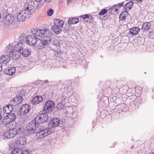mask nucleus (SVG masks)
Masks as SVG:
<instances>
[{
    "instance_id": "bf43d9fd",
    "label": "nucleus",
    "mask_w": 154,
    "mask_h": 154,
    "mask_svg": "<svg viewBox=\"0 0 154 154\" xmlns=\"http://www.w3.org/2000/svg\"><path fill=\"white\" fill-rule=\"evenodd\" d=\"M125 109L126 111H128L129 110V108L128 106H127L125 108Z\"/></svg>"
},
{
    "instance_id": "4c0bfd02",
    "label": "nucleus",
    "mask_w": 154,
    "mask_h": 154,
    "mask_svg": "<svg viewBox=\"0 0 154 154\" xmlns=\"http://www.w3.org/2000/svg\"><path fill=\"white\" fill-rule=\"evenodd\" d=\"M9 132V130L6 131L4 133L5 136L8 138H12L11 137H10V133H8Z\"/></svg>"
},
{
    "instance_id": "e433bc0d",
    "label": "nucleus",
    "mask_w": 154,
    "mask_h": 154,
    "mask_svg": "<svg viewBox=\"0 0 154 154\" xmlns=\"http://www.w3.org/2000/svg\"><path fill=\"white\" fill-rule=\"evenodd\" d=\"M53 10L52 9L50 8L47 11V15L49 16H51L53 14Z\"/></svg>"
},
{
    "instance_id": "4be33fe9",
    "label": "nucleus",
    "mask_w": 154,
    "mask_h": 154,
    "mask_svg": "<svg viewBox=\"0 0 154 154\" xmlns=\"http://www.w3.org/2000/svg\"><path fill=\"white\" fill-rule=\"evenodd\" d=\"M34 3L33 1H30L27 4V6L26 8V11H29L33 9L34 7Z\"/></svg>"
},
{
    "instance_id": "338daca9",
    "label": "nucleus",
    "mask_w": 154,
    "mask_h": 154,
    "mask_svg": "<svg viewBox=\"0 0 154 154\" xmlns=\"http://www.w3.org/2000/svg\"><path fill=\"white\" fill-rule=\"evenodd\" d=\"M121 111H125V110L124 109H123L122 110V109H121Z\"/></svg>"
},
{
    "instance_id": "4d7b16f0",
    "label": "nucleus",
    "mask_w": 154,
    "mask_h": 154,
    "mask_svg": "<svg viewBox=\"0 0 154 154\" xmlns=\"http://www.w3.org/2000/svg\"><path fill=\"white\" fill-rule=\"evenodd\" d=\"M143 0H137V2L140 3H141L142 2Z\"/></svg>"
},
{
    "instance_id": "ddd939ff",
    "label": "nucleus",
    "mask_w": 154,
    "mask_h": 154,
    "mask_svg": "<svg viewBox=\"0 0 154 154\" xmlns=\"http://www.w3.org/2000/svg\"><path fill=\"white\" fill-rule=\"evenodd\" d=\"M16 143L20 146H23L26 143V139L24 136L19 137L17 138Z\"/></svg>"
},
{
    "instance_id": "a211bd4d",
    "label": "nucleus",
    "mask_w": 154,
    "mask_h": 154,
    "mask_svg": "<svg viewBox=\"0 0 154 154\" xmlns=\"http://www.w3.org/2000/svg\"><path fill=\"white\" fill-rule=\"evenodd\" d=\"M62 27L54 25L51 27V30H52L56 34H59L62 31V30L60 28Z\"/></svg>"
},
{
    "instance_id": "2eb2a0df",
    "label": "nucleus",
    "mask_w": 154,
    "mask_h": 154,
    "mask_svg": "<svg viewBox=\"0 0 154 154\" xmlns=\"http://www.w3.org/2000/svg\"><path fill=\"white\" fill-rule=\"evenodd\" d=\"M43 99V97L42 96L37 95L32 99V103L34 105L39 103L42 101Z\"/></svg>"
},
{
    "instance_id": "0eeeda50",
    "label": "nucleus",
    "mask_w": 154,
    "mask_h": 154,
    "mask_svg": "<svg viewBox=\"0 0 154 154\" xmlns=\"http://www.w3.org/2000/svg\"><path fill=\"white\" fill-rule=\"evenodd\" d=\"M21 128L20 125H17L15 128H13L12 129L9 130V132L8 133H10V137L12 138L14 137L17 134H20L22 131H21Z\"/></svg>"
},
{
    "instance_id": "7ed1b4c3",
    "label": "nucleus",
    "mask_w": 154,
    "mask_h": 154,
    "mask_svg": "<svg viewBox=\"0 0 154 154\" xmlns=\"http://www.w3.org/2000/svg\"><path fill=\"white\" fill-rule=\"evenodd\" d=\"M23 44L22 43H19L15 45V47H19L18 50L19 51L20 54L24 57H27L30 55L31 50L26 48H25L23 47Z\"/></svg>"
},
{
    "instance_id": "473e14b6",
    "label": "nucleus",
    "mask_w": 154,
    "mask_h": 154,
    "mask_svg": "<svg viewBox=\"0 0 154 154\" xmlns=\"http://www.w3.org/2000/svg\"><path fill=\"white\" fill-rule=\"evenodd\" d=\"M108 11L106 9H103L99 13V14L100 16H102L106 14L107 12Z\"/></svg>"
},
{
    "instance_id": "e2e57ef3",
    "label": "nucleus",
    "mask_w": 154,
    "mask_h": 154,
    "mask_svg": "<svg viewBox=\"0 0 154 154\" xmlns=\"http://www.w3.org/2000/svg\"><path fill=\"white\" fill-rule=\"evenodd\" d=\"M21 149H20V151H19L20 154H21Z\"/></svg>"
},
{
    "instance_id": "f8f14e48",
    "label": "nucleus",
    "mask_w": 154,
    "mask_h": 154,
    "mask_svg": "<svg viewBox=\"0 0 154 154\" xmlns=\"http://www.w3.org/2000/svg\"><path fill=\"white\" fill-rule=\"evenodd\" d=\"M25 11V10H22L17 15V19L18 21L21 22L25 20L26 16Z\"/></svg>"
},
{
    "instance_id": "680f3d73",
    "label": "nucleus",
    "mask_w": 154,
    "mask_h": 154,
    "mask_svg": "<svg viewBox=\"0 0 154 154\" xmlns=\"http://www.w3.org/2000/svg\"><path fill=\"white\" fill-rule=\"evenodd\" d=\"M34 0L37 2H39L40 1H41L42 0Z\"/></svg>"
},
{
    "instance_id": "864d4df0",
    "label": "nucleus",
    "mask_w": 154,
    "mask_h": 154,
    "mask_svg": "<svg viewBox=\"0 0 154 154\" xmlns=\"http://www.w3.org/2000/svg\"><path fill=\"white\" fill-rule=\"evenodd\" d=\"M72 0H66L67 3L69 4L70 3H71Z\"/></svg>"
},
{
    "instance_id": "49530a36",
    "label": "nucleus",
    "mask_w": 154,
    "mask_h": 154,
    "mask_svg": "<svg viewBox=\"0 0 154 154\" xmlns=\"http://www.w3.org/2000/svg\"><path fill=\"white\" fill-rule=\"evenodd\" d=\"M42 6V4L41 3H39L37 5L36 8L37 9H40Z\"/></svg>"
},
{
    "instance_id": "a19ab883",
    "label": "nucleus",
    "mask_w": 154,
    "mask_h": 154,
    "mask_svg": "<svg viewBox=\"0 0 154 154\" xmlns=\"http://www.w3.org/2000/svg\"><path fill=\"white\" fill-rule=\"evenodd\" d=\"M124 2L119 3L117 5V8L119 9H119L120 8L123 7L124 6Z\"/></svg>"
},
{
    "instance_id": "774afa93",
    "label": "nucleus",
    "mask_w": 154,
    "mask_h": 154,
    "mask_svg": "<svg viewBox=\"0 0 154 154\" xmlns=\"http://www.w3.org/2000/svg\"><path fill=\"white\" fill-rule=\"evenodd\" d=\"M136 99H135V100H134V101H135V102H136Z\"/></svg>"
},
{
    "instance_id": "20e7f679",
    "label": "nucleus",
    "mask_w": 154,
    "mask_h": 154,
    "mask_svg": "<svg viewBox=\"0 0 154 154\" xmlns=\"http://www.w3.org/2000/svg\"><path fill=\"white\" fill-rule=\"evenodd\" d=\"M38 38L34 35H29L26 38V43L28 45L33 46L38 43Z\"/></svg>"
},
{
    "instance_id": "c03bdc74",
    "label": "nucleus",
    "mask_w": 154,
    "mask_h": 154,
    "mask_svg": "<svg viewBox=\"0 0 154 154\" xmlns=\"http://www.w3.org/2000/svg\"><path fill=\"white\" fill-rule=\"evenodd\" d=\"M28 108H26V111L25 112H24V114H26L30 111V110L31 109V106H27Z\"/></svg>"
},
{
    "instance_id": "423d86ee",
    "label": "nucleus",
    "mask_w": 154,
    "mask_h": 154,
    "mask_svg": "<svg viewBox=\"0 0 154 154\" xmlns=\"http://www.w3.org/2000/svg\"><path fill=\"white\" fill-rule=\"evenodd\" d=\"M48 119L47 113H42L37 116L35 119L39 124L40 123H43L47 122Z\"/></svg>"
},
{
    "instance_id": "a878e982",
    "label": "nucleus",
    "mask_w": 154,
    "mask_h": 154,
    "mask_svg": "<svg viewBox=\"0 0 154 154\" xmlns=\"http://www.w3.org/2000/svg\"><path fill=\"white\" fill-rule=\"evenodd\" d=\"M10 121V120L9 117H8V116L6 115L3 119L2 123L5 125H9L11 122Z\"/></svg>"
},
{
    "instance_id": "ea45409f",
    "label": "nucleus",
    "mask_w": 154,
    "mask_h": 154,
    "mask_svg": "<svg viewBox=\"0 0 154 154\" xmlns=\"http://www.w3.org/2000/svg\"><path fill=\"white\" fill-rule=\"evenodd\" d=\"M30 151L28 149H27L22 152V154H29Z\"/></svg>"
},
{
    "instance_id": "bb28decb",
    "label": "nucleus",
    "mask_w": 154,
    "mask_h": 154,
    "mask_svg": "<svg viewBox=\"0 0 154 154\" xmlns=\"http://www.w3.org/2000/svg\"><path fill=\"white\" fill-rule=\"evenodd\" d=\"M109 12L111 14H113L115 12H117L119 10L117 7V5H115L110 7L109 9Z\"/></svg>"
},
{
    "instance_id": "7c9ffc66",
    "label": "nucleus",
    "mask_w": 154,
    "mask_h": 154,
    "mask_svg": "<svg viewBox=\"0 0 154 154\" xmlns=\"http://www.w3.org/2000/svg\"><path fill=\"white\" fill-rule=\"evenodd\" d=\"M51 44L56 46H58L60 44V42L58 40L56 39H54L51 42Z\"/></svg>"
},
{
    "instance_id": "3c124183",
    "label": "nucleus",
    "mask_w": 154,
    "mask_h": 154,
    "mask_svg": "<svg viewBox=\"0 0 154 154\" xmlns=\"http://www.w3.org/2000/svg\"><path fill=\"white\" fill-rule=\"evenodd\" d=\"M84 22L86 23H89V20H88V19H84Z\"/></svg>"
},
{
    "instance_id": "052dcab7",
    "label": "nucleus",
    "mask_w": 154,
    "mask_h": 154,
    "mask_svg": "<svg viewBox=\"0 0 154 154\" xmlns=\"http://www.w3.org/2000/svg\"><path fill=\"white\" fill-rule=\"evenodd\" d=\"M30 106L29 105L27 104H26V103H25V104H23L22 106Z\"/></svg>"
},
{
    "instance_id": "9b49d317",
    "label": "nucleus",
    "mask_w": 154,
    "mask_h": 154,
    "mask_svg": "<svg viewBox=\"0 0 154 154\" xmlns=\"http://www.w3.org/2000/svg\"><path fill=\"white\" fill-rule=\"evenodd\" d=\"M49 30L48 29H40L38 28L37 36L41 37H44L45 35L49 36Z\"/></svg>"
},
{
    "instance_id": "4468645a",
    "label": "nucleus",
    "mask_w": 154,
    "mask_h": 154,
    "mask_svg": "<svg viewBox=\"0 0 154 154\" xmlns=\"http://www.w3.org/2000/svg\"><path fill=\"white\" fill-rule=\"evenodd\" d=\"M16 71V68L14 67H9L5 69L4 72L8 75H13L14 74Z\"/></svg>"
},
{
    "instance_id": "09e8293b",
    "label": "nucleus",
    "mask_w": 154,
    "mask_h": 154,
    "mask_svg": "<svg viewBox=\"0 0 154 154\" xmlns=\"http://www.w3.org/2000/svg\"><path fill=\"white\" fill-rule=\"evenodd\" d=\"M65 94H66V93H63L61 97V100H65L67 98L66 96H65Z\"/></svg>"
},
{
    "instance_id": "412c9836",
    "label": "nucleus",
    "mask_w": 154,
    "mask_h": 154,
    "mask_svg": "<svg viewBox=\"0 0 154 154\" xmlns=\"http://www.w3.org/2000/svg\"><path fill=\"white\" fill-rule=\"evenodd\" d=\"M64 24V21L62 20L58 19H55L54 20V25L63 27Z\"/></svg>"
},
{
    "instance_id": "aec40b11",
    "label": "nucleus",
    "mask_w": 154,
    "mask_h": 154,
    "mask_svg": "<svg viewBox=\"0 0 154 154\" xmlns=\"http://www.w3.org/2000/svg\"><path fill=\"white\" fill-rule=\"evenodd\" d=\"M140 30V29L137 27H132L130 29V33L132 35H137Z\"/></svg>"
},
{
    "instance_id": "c85d7f7f",
    "label": "nucleus",
    "mask_w": 154,
    "mask_h": 154,
    "mask_svg": "<svg viewBox=\"0 0 154 154\" xmlns=\"http://www.w3.org/2000/svg\"><path fill=\"white\" fill-rule=\"evenodd\" d=\"M44 109L43 111L46 112V113L50 112L53 109H54V106H44Z\"/></svg>"
},
{
    "instance_id": "a18cd8bd",
    "label": "nucleus",
    "mask_w": 154,
    "mask_h": 154,
    "mask_svg": "<svg viewBox=\"0 0 154 154\" xmlns=\"http://www.w3.org/2000/svg\"><path fill=\"white\" fill-rule=\"evenodd\" d=\"M26 38L24 36L23 34L21 35H20V39L21 41L23 42V41H25V39L26 40Z\"/></svg>"
},
{
    "instance_id": "37998d69",
    "label": "nucleus",
    "mask_w": 154,
    "mask_h": 154,
    "mask_svg": "<svg viewBox=\"0 0 154 154\" xmlns=\"http://www.w3.org/2000/svg\"><path fill=\"white\" fill-rule=\"evenodd\" d=\"M114 107L115 106H112V109H113V111L117 112V111H119V112H120V110H117V109L119 108V106H116L115 107Z\"/></svg>"
},
{
    "instance_id": "f704fd0d",
    "label": "nucleus",
    "mask_w": 154,
    "mask_h": 154,
    "mask_svg": "<svg viewBox=\"0 0 154 154\" xmlns=\"http://www.w3.org/2000/svg\"><path fill=\"white\" fill-rule=\"evenodd\" d=\"M26 111V106H21L20 110L19 111V112L20 114H22L24 115V112Z\"/></svg>"
},
{
    "instance_id": "5fc2aeb1",
    "label": "nucleus",
    "mask_w": 154,
    "mask_h": 154,
    "mask_svg": "<svg viewBox=\"0 0 154 154\" xmlns=\"http://www.w3.org/2000/svg\"><path fill=\"white\" fill-rule=\"evenodd\" d=\"M52 0H44V1L45 2L47 3V2H50Z\"/></svg>"
},
{
    "instance_id": "393cba45",
    "label": "nucleus",
    "mask_w": 154,
    "mask_h": 154,
    "mask_svg": "<svg viewBox=\"0 0 154 154\" xmlns=\"http://www.w3.org/2000/svg\"><path fill=\"white\" fill-rule=\"evenodd\" d=\"M129 15V13L127 11H123L120 15V19L122 20H125V19L127 16Z\"/></svg>"
},
{
    "instance_id": "2f4dec72",
    "label": "nucleus",
    "mask_w": 154,
    "mask_h": 154,
    "mask_svg": "<svg viewBox=\"0 0 154 154\" xmlns=\"http://www.w3.org/2000/svg\"><path fill=\"white\" fill-rule=\"evenodd\" d=\"M20 149L14 147L13 150L11 154H20L19 151H20Z\"/></svg>"
},
{
    "instance_id": "dca6fc26",
    "label": "nucleus",
    "mask_w": 154,
    "mask_h": 154,
    "mask_svg": "<svg viewBox=\"0 0 154 154\" xmlns=\"http://www.w3.org/2000/svg\"><path fill=\"white\" fill-rule=\"evenodd\" d=\"M10 58V56L5 54L2 55L0 57L1 61L5 64L8 63Z\"/></svg>"
},
{
    "instance_id": "cd10ccee",
    "label": "nucleus",
    "mask_w": 154,
    "mask_h": 154,
    "mask_svg": "<svg viewBox=\"0 0 154 154\" xmlns=\"http://www.w3.org/2000/svg\"><path fill=\"white\" fill-rule=\"evenodd\" d=\"M7 116L8 117H9V118L11 122H12L14 121L16 119V117L15 114L13 113H11L8 114Z\"/></svg>"
},
{
    "instance_id": "f3484780",
    "label": "nucleus",
    "mask_w": 154,
    "mask_h": 154,
    "mask_svg": "<svg viewBox=\"0 0 154 154\" xmlns=\"http://www.w3.org/2000/svg\"><path fill=\"white\" fill-rule=\"evenodd\" d=\"M151 25L150 22L144 23L142 25L141 29L144 31H148L150 29Z\"/></svg>"
},
{
    "instance_id": "72a5a7b5",
    "label": "nucleus",
    "mask_w": 154,
    "mask_h": 154,
    "mask_svg": "<svg viewBox=\"0 0 154 154\" xmlns=\"http://www.w3.org/2000/svg\"><path fill=\"white\" fill-rule=\"evenodd\" d=\"M90 15L88 14H85L81 15L80 16V17L82 19H89Z\"/></svg>"
},
{
    "instance_id": "c756f323",
    "label": "nucleus",
    "mask_w": 154,
    "mask_h": 154,
    "mask_svg": "<svg viewBox=\"0 0 154 154\" xmlns=\"http://www.w3.org/2000/svg\"><path fill=\"white\" fill-rule=\"evenodd\" d=\"M55 103L52 100H49L46 101L44 106H55Z\"/></svg>"
},
{
    "instance_id": "79ce46f5",
    "label": "nucleus",
    "mask_w": 154,
    "mask_h": 154,
    "mask_svg": "<svg viewBox=\"0 0 154 154\" xmlns=\"http://www.w3.org/2000/svg\"><path fill=\"white\" fill-rule=\"evenodd\" d=\"M62 109H63L61 107V106H54V110H55L56 111H58Z\"/></svg>"
},
{
    "instance_id": "39448f33",
    "label": "nucleus",
    "mask_w": 154,
    "mask_h": 154,
    "mask_svg": "<svg viewBox=\"0 0 154 154\" xmlns=\"http://www.w3.org/2000/svg\"><path fill=\"white\" fill-rule=\"evenodd\" d=\"M15 19V18L14 16L8 14L4 17L3 22L6 25L10 26L13 24Z\"/></svg>"
},
{
    "instance_id": "6e6552de",
    "label": "nucleus",
    "mask_w": 154,
    "mask_h": 154,
    "mask_svg": "<svg viewBox=\"0 0 154 154\" xmlns=\"http://www.w3.org/2000/svg\"><path fill=\"white\" fill-rule=\"evenodd\" d=\"M23 96L16 97L13 99L11 101V103L13 105L11 104L6 105L5 106H16L19 104L23 100L22 97Z\"/></svg>"
},
{
    "instance_id": "8fccbe9b",
    "label": "nucleus",
    "mask_w": 154,
    "mask_h": 154,
    "mask_svg": "<svg viewBox=\"0 0 154 154\" xmlns=\"http://www.w3.org/2000/svg\"><path fill=\"white\" fill-rule=\"evenodd\" d=\"M136 97V96L135 95H132V96H129L128 98H129V99H132L133 100L135 99Z\"/></svg>"
},
{
    "instance_id": "69168bd1",
    "label": "nucleus",
    "mask_w": 154,
    "mask_h": 154,
    "mask_svg": "<svg viewBox=\"0 0 154 154\" xmlns=\"http://www.w3.org/2000/svg\"><path fill=\"white\" fill-rule=\"evenodd\" d=\"M149 154H154V152H150L149 153Z\"/></svg>"
},
{
    "instance_id": "c9c22d12",
    "label": "nucleus",
    "mask_w": 154,
    "mask_h": 154,
    "mask_svg": "<svg viewBox=\"0 0 154 154\" xmlns=\"http://www.w3.org/2000/svg\"><path fill=\"white\" fill-rule=\"evenodd\" d=\"M69 25L68 24V26L65 27L64 30H62V31H63L65 32H69L70 31L71 28V26Z\"/></svg>"
},
{
    "instance_id": "13d9d810",
    "label": "nucleus",
    "mask_w": 154,
    "mask_h": 154,
    "mask_svg": "<svg viewBox=\"0 0 154 154\" xmlns=\"http://www.w3.org/2000/svg\"><path fill=\"white\" fill-rule=\"evenodd\" d=\"M44 82L45 83H49V81L48 80H45L44 81Z\"/></svg>"
},
{
    "instance_id": "58836bf2",
    "label": "nucleus",
    "mask_w": 154,
    "mask_h": 154,
    "mask_svg": "<svg viewBox=\"0 0 154 154\" xmlns=\"http://www.w3.org/2000/svg\"><path fill=\"white\" fill-rule=\"evenodd\" d=\"M38 28L32 30V33L33 35H35V36H37L38 34Z\"/></svg>"
},
{
    "instance_id": "603ef678",
    "label": "nucleus",
    "mask_w": 154,
    "mask_h": 154,
    "mask_svg": "<svg viewBox=\"0 0 154 154\" xmlns=\"http://www.w3.org/2000/svg\"><path fill=\"white\" fill-rule=\"evenodd\" d=\"M2 70V63L0 62V71Z\"/></svg>"
},
{
    "instance_id": "6ab92c4d",
    "label": "nucleus",
    "mask_w": 154,
    "mask_h": 154,
    "mask_svg": "<svg viewBox=\"0 0 154 154\" xmlns=\"http://www.w3.org/2000/svg\"><path fill=\"white\" fill-rule=\"evenodd\" d=\"M134 4L132 1H130L125 5L124 9L127 11H129L132 8Z\"/></svg>"
},
{
    "instance_id": "f257e3e1",
    "label": "nucleus",
    "mask_w": 154,
    "mask_h": 154,
    "mask_svg": "<svg viewBox=\"0 0 154 154\" xmlns=\"http://www.w3.org/2000/svg\"><path fill=\"white\" fill-rule=\"evenodd\" d=\"M39 125L38 122L35 119L28 124L26 128L28 131H33L40 137H44L51 134V129L44 126H39Z\"/></svg>"
},
{
    "instance_id": "0e129e2a",
    "label": "nucleus",
    "mask_w": 154,
    "mask_h": 154,
    "mask_svg": "<svg viewBox=\"0 0 154 154\" xmlns=\"http://www.w3.org/2000/svg\"><path fill=\"white\" fill-rule=\"evenodd\" d=\"M20 94L21 95L20 96H23V95H24V94Z\"/></svg>"
},
{
    "instance_id": "1a4fd4ad",
    "label": "nucleus",
    "mask_w": 154,
    "mask_h": 154,
    "mask_svg": "<svg viewBox=\"0 0 154 154\" xmlns=\"http://www.w3.org/2000/svg\"><path fill=\"white\" fill-rule=\"evenodd\" d=\"M15 48L14 46V49L15 51H11L9 53V55L10 56L11 58L14 60H17L20 57V54L19 51L18 50V49H16V48Z\"/></svg>"
},
{
    "instance_id": "5701e85b",
    "label": "nucleus",
    "mask_w": 154,
    "mask_h": 154,
    "mask_svg": "<svg viewBox=\"0 0 154 154\" xmlns=\"http://www.w3.org/2000/svg\"><path fill=\"white\" fill-rule=\"evenodd\" d=\"M13 106H4L3 111L4 113L8 114L13 110Z\"/></svg>"
},
{
    "instance_id": "9d476101",
    "label": "nucleus",
    "mask_w": 154,
    "mask_h": 154,
    "mask_svg": "<svg viewBox=\"0 0 154 154\" xmlns=\"http://www.w3.org/2000/svg\"><path fill=\"white\" fill-rule=\"evenodd\" d=\"M60 121L58 118L53 119L49 123L48 125L51 128L56 127L59 125Z\"/></svg>"
},
{
    "instance_id": "6e6d98bb",
    "label": "nucleus",
    "mask_w": 154,
    "mask_h": 154,
    "mask_svg": "<svg viewBox=\"0 0 154 154\" xmlns=\"http://www.w3.org/2000/svg\"><path fill=\"white\" fill-rule=\"evenodd\" d=\"M2 116L1 114V113H0V120L2 119ZM2 127L1 126V124H0V128Z\"/></svg>"
},
{
    "instance_id": "b1692460",
    "label": "nucleus",
    "mask_w": 154,
    "mask_h": 154,
    "mask_svg": "<svg viewBox=\"0 0 154 154\" xmlns=\"http://www.w3.org/2000/svg\"><path fill=\"white\" fill-rule=\"evenodd\" d=\"M79 21L78 18H73L69 19L68 21V23L69 25L76 24Z\"/></svg>"
},
{
    "instance_id": "de8ad7c7",
    "label": "nucleus",
    "mask_w": 154,
    "mask_h": 154,
    "mask_svg": "<svg viewBox=\"0 0 154 154\" xmlns=\"http://www.w3.org/2000/svg\"><path fill=\"white\" fill-rule=\"evenodd\" d=\"M90 20H89V23H93L94 21V18L91 15H90Z\"/></svg>"
},
{
    "instance_id": "f03ea898",
    "label": "nucleus",
    "mask_w": 154,
    "mask_h": 154,
    "mask_svg": "<svg viewBox=\"0 0 154 154\" xmlns=\"http://www.w3.org/2000/svg\"><path fill=\"white\" fill-rule=\"evenodd\" d=\"M51 39L49 36H46L38 39L37 47L39 49H42L48 47L51 42Z\"/></svg>"
}]
</instances>
